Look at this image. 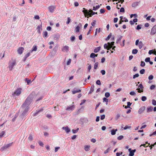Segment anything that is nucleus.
<instances>
[{
  "label": "nucleus",
  "mask_w": 156,
  "mask_h": 156,
  "mask_svg": "<svg viewBox=\"0 0 156 156\" xmlns=\"http://www.w3.org/2000/svg\"><path fill=\"white\" fill-rule=\"evenodd\" d=\"M33 95L32 94H30L26 99L25 102L21 106L22 108L29 107V105L32 101Z\"/></svg>",
  "instance_id": "obj_1"
},
{
  "label": "nucleus",
  "mask_w": 156,
  "mask_h": 156,
  "mask_svg": "<svg viewBox=\"0 0 156 156\" xmlns=\"http://www.w3.org/2000/svg\"><path fill=\"white\" fill-rule=\"evenodd\" d=\"M83 10L82 12L84 13V16L85 17H86L87 16H89L90 17H91L92 16L95 14H97V12H93L92 10H91L92 13H89L88 11L84 8H83Z\"/></svg>",
  "instance_id": "obj_2"
},
{
  "label": "nucleus",
  "mask_w": 156,
  "mask_h": 156,
  "mask_svg": "<svg viewBox=\"0 0 156 156\" xmlns=\"http://www.w3.org/2000/svg\"><path fill=\"white\" fill-rule=\"evenodd\" d=\"M114 43V42H112L111 43L108 42L107 44H105L104 45V48L105 49H111L113 47Z\"/></svg>",
  "instance_id": "obj_3"
},
{
  "label": "nucleus",
  "mask_w": 156,
  "mask_h": 156,
  "mask_svg": "<svg viewBox=\"0 0 156 156\" xmlns=\"http://www.w3.org/2000/svg\"><path fill=\"white\" fill-rule=\"evenodd\" d=\"M22 89L21 88H18L12 94L13 96H15L16 95L18 96L21 93Z\"/></svg>",
  "instance_id": "obj_4"
},
{
  "label": "nucleus",
  "mask_w": 156,
  "mask_h": 156,
  "mask_svg": "<svg viewBox=\"0 0 156 156\" xmlns=\"http://www.w3.org/2000/svg\"><path fill=\"white\" fill-rule=\"evenodd\" d=\"M12 143H11L9 144L4 145L1 148L0 150L2 151L7 149L9 147L12 145Z\"/></svg>",
  "instance_id": "obj_5"
},
{
  "label": "nucleus",
  "mask_w": 156,
  "mask_h": 156,
  "mask_svg": "<svg viewBox=\"0 0 156 156\" xmlns=\"http://www.w3.org/2000/svg\"><path fill=\"white\" fill-rule=\"evenodd\" d=\"M37 50V49H32L29 52H28L24 57L23 61L24 62L25 61L27 58L30 56L31 53H32L33 51H36Z\"/></svg>",
  "instance_id": "obj_6"
},
{
  "label": "nucleus",
  "mask_w": 156,
  "mask_h": 156,
  "mask_svg": "<svg viewBox=\"0 0 156 156\" xmlns=\"http://www.w3.org/2000/svg\"><path fill=\"white\" fill-rule=\"evenodd\" d=\"M156 33V25L153 26L151 29V34L154 35Z\"/></svg>",
  "instance_id": "obj_7"
},
{
  "label": "nucleus",
  "mask_w": 156,
  "mask_h": 156,
  "mask_svg": "<svg viewBox=\"0 0 156 156\" xmlns=\"http://www.w3.org/2000/svg\"><path fill=\"white\" fill-rule=\"evenodd\" d=\"M75 108V106L74 105H72L71 106H68L66 110L68 111H72Z\"/></svg>",
  "instance_id": "obj_8"
},
{
  "label": "nucleus",
  "mask_w": 156,
  "mask_h": 156,
  "mask_svg": "<svg viewBox=\"0 0 156 156\" xmlns=\"http://www.w3.org/2000/svg\"><path fill=\"white\" fill-rule=\"evenodd\" d=\"M56 7L54 6H50L48 7L49 11L51 12H53L54 11V10L55 9Z\"/></svg>",
  "instance_id": "obj_9"
},
{
  "label": "nucleus",
  "mask_w": 156,
  "mask_h": 156,
  "mask_svg": "<svg viewBox=\"0 0 156 156\" xmlns=\"http://www.w3.org/2000/svg\"><path fill=\"white\" fill-rule=\"evenodd\" d=\"M16 64V62H14L12 63H11L9 65V68L10 70H12V69L13 68V67L15 66Z\"/></svg>",
  "instance_id": "obj_10"
},
{
  "label": "nucleus",
  "mask_w": 156,
  "mask_h": 156,
  "mask_svg": "<svg viewBox=\"0 0 156 156\" xmlns=\"http://www.w3.org/2000/svg\"><path fill=\"white\" fill-rule=\"evenodd\" d=\"M29 109V107H26L25 110L22 114L21 115L23 116H25L27 113Z\"/></svg>",
  "instance_id": "obj_11"
},
{
  "label": "nucleus",
  "mask_w": 156,
  "mask_h": 156,
  "mask_svg": "<svg viewBox=\"0 0 156 156\" xmlns=\"http://www.w3.org/2000/svg\"><path fill=\"white\" fill-rule=\"evenodd\" d=\"M62 129L65 130L67 133H69L70 131V129L67 126L66 127H63Z\"/></svg>",
  "instance_id": "obj_12"
},
{
  "label": "nucleus",
  "mask_w": 156,
  "mask_h": 156,
  "mask_svg": "<svg viewBox=\"0 0 156 156\" xmlns=\"http://www.w3.org/2000/svg\"><path fill=\"white\" fill-rule=\"evenodd\" d=\"M81 91V90L80 89L75 88L72 91V94H75L77 93L80 92Z\"/></svg>",
  "instance_id": "obj_13"
},
{
  "label": "nucleus",
  "mask_w": 156,
  "mask_h": 156,
  "mask_svg": "<svg viewBox=\"0 0 156 156\" xmlns=\"http://www.w3.org/2000/svg\"><path fill=\"white\" fill-rule=\"evenodd\" d=\"M145 109V106H142L141 107L139 110L138 112L139 114H141L143 112Z\"/></svg>",
  "instance_id": "obj_14"
},
{
  "label": "nucleus",
  "mask_w": 156,
  "mask_h": 156,
  "mask_svg": "<svg viewBox=\"0 0 156 156\" xmlns=\"http://www.w3.org/2000/svg\"><path fill=\"white\" fill-rule=\"evenodd\" d=\"M43 110V108H41L40 110H37L36 111V112H35L34 113V114L33 115V116H36L39 113L42 111Z\"/></svg>",
  "instance_id": "obj_15"
},
{
  "label": "nucleus",
  "mask_w": 156,
  "mask_h": 156,
  "mask_svg": "<svg viewBox=\"0 0 156 156\" xmlns=\"http://www.w3.org/2000/svg\"><path fill=\"white\" fill-rule=\"evenodd\" d=\"M80 121L83 123H87L88 122V119L87 118H82L80 119Z\"/></svg>",
  "instance_id": "obj_16"
},
{
  "label": "nucleus",
  "mask_w": 156,
  "mask_h": 156,
  "mask_svg": "<svg viewBox=\"0 0 156 156\" xmlns=\"http://www.w3.org/2000/svg\"><path fill=\"white\" fill-rule=\"evenodd\" d=\"M153 109V108L151 106H150L147 108V112L148 113L152 112Z\"/></svg>",
  "instance_id": "obj_17"
},
{
  "label": "nucleus",
  "mask_w": 156,
  "mask_h": 156,
  "mask_svg": "<svg viewBox=\"0 0 156 156\" xmlns=\"http://www.w3.org/2000/svg\"><path fill=\"white\" fill-rule=\"evenodd\" d=\"M136 151V149L132 150V151H130L129 154V156H133L134 155V153Z\"/></svg>",
  "instance_id": "obj_18"
},
{
  "label": "nucleus",
  "mask_w": 156,
  "mask_h": 156,
  "mask_svg": "<svg viewBox=\"0 0 156 156\" xmlns=\"http://www.w3.org/2000/svg\"><path fill=\"white\" fill-rule=\"evenodd\" d=\"M94 85H92L91 86L90 91L89 93V94H91L93 92V91L94 90Z\"/></svg>",
  "instance_id": "obj_19"
},
{
  "label": "nucleus",
  "mask_w": 156,
  "mask_h": 156,
  "mask_svg": "<svg viewBox=\"0 0 156 156\" xmlns=\"http://www.w3.org/2000/svg\"><path fill=\"white\" fill-rule=\"evenodd\" d=\"M98 56V54H95L92 53L90 54V57L91 58H94L95 57H97Z\"/></svg>",
  "instance_id": "obj_20"
},
{
  "label": "nucleus",
  "mask_w": 156,
  "mask_h": 156,
  "mask_svg": "<svg viewBox=\"0 0 156 156\" xmlns=\"http://www.w3.org/2000/svg\"><path fill=\"white\" fill-rule=\"evenodd\" d=\"M117 130V129H115V130L114 129H113L111 130V134L112 135H115V134Z\"/></svg>",
  "instance_id": "obj_21"
},
{
  "label": "nucleus",
  "mask_w": 156,
  "mask_h": 156,
  "mask_svg": "<svg viewBox=\"0 0 156 156\" xmlns=\"http://www.w3.org/2000/svg\"><path fill=\"white\" fill-rule=\"evenodd\" d=\"M41 27H40V26H38L37 27V32L39 33H41V30H42V29H41Z\"/></svg>",
  "instance_id": "obj_22"
},
{
  "label": "nucleus",
  "mask_w": 156,
  "mask_h": 156,
  "mask_svg": "<svg viewBox=\"0 0 156 156\" xmlns=\"http://www.w3.org/2000/svg\"><path fill=\"white\" fill-rule=\"evenodd\" d=\"M90 146L86 145L85 146L84 150L86 151H88L90 150Z\"/></svg>",
  "instance_id": "obj_23"
},
{
  "label": "nucleus",
  "mask_w": 156,
  "mask_h": 156,
  "mask_svg": "<svg viewBox=\"0 0 156 156\" xmlns=\"http://www.w3.org/2000/svg\"><path fill=\"white\" fill-rule=\"evenodd\" d=\"M43 36L44 38L48 36V32L46 31H44L43 33Z\"/></svg>",
  "instance_id": "obj_24"
},
{
  "label": "nucleus",
  "mask_w": 156,
  "mask_h": 156,
  "mask_svg": "<svg viewBox=\"0 0 156 156\" xmlns=\"http://www.w3.org/2000/svg\"><path fill=\"white\" fill-rule=\"evenodd\" d=\"M100 5H98L96 6V7L94 6L93 7V10H96L98 9L100 7Z\"/></svg>",
  "instance_id": "obj_25"
},
{
  "label": "nucleus",
  "mask_w": 156,
  "mask_h": 156,
  "mask_svg": "<svg viewBox=\"0 0 156 156\" xmlns=\"http://www.w3.org/2000/svg\"><path fill=\"white\" fill-rule=\"evenodd\" d=\"M143 45V44L141 41H140L138 44L139 47L140 49H141L142 48V47Z\"/></svg>",
  "instance_id": "obj_26"
},
{
  "label": "nucleus",
  "mask_w": 156,
  "mask_h": 156,
  "mask_svg": "<svg viewBox=\"0 0 156 156\" xmlns=\"http://www.w3.org/2000/svg\"><path fill=\"white\" fill-rule=\"evenodd\" d=\"M138 5V2H134L132 4V6L133 7H135L137 6Z\"/></svg>",
  "instance_id": "obj_27"
},
{
  "label": "nucleus",
  "mask_w": 156,
  "mask_h": 156,
  "mask_svg": "<svg viewBox=\"0 0 156 156\" xmlns=\"http://www.w3.org/2000/svg\"><path fill=\"white\" fill-rule=\"evenodd\" d=\"M122 37V36H119L118 37L117 39V41H116V43H119V41H120L121 40Z\"/></svg>",
  "instance_id": "obj_28"
},
{
  "label": "nucleus",
  "mask_w": 156,
  "mask_h": 156,
  "mask_svg": "<svg viewBox=\"0 0 156 156\" xmlns=\"http://www.w3.org/2000/svg\"><path fill=\"white\" fill-rule=\"evenodd\" d=\"M80 29V27L79 26H77L75 28V32H78L79 31Z\"/></svg>",
  "instance_id": "obj_29"
},
{
  "label": "nucleus",
  "mask_w": 156,
  "mask_h": 156,
  "mask_svg": "<svg viewBox=\"0 0 156 156\" xmlns=\"http://www.w3.org/2000/svg\"><path fill=\"white\" fill-rule=\"evenodd\" d=\"M111 36H112V34L110 33L109 34L108 36L105 39V40L106 41L108 40L110 38V37H111Z\"/></svg>",
  "instance_id": "obj_30"
},
{
  "label": "nucleus",
  "mask_w": 156,
  "mask_h": 156,
  "mask_svg": "<svg viewBox=\"0 0 156 156\" xmlns=\"http://www.w3.org/2000/svg\"><path fill=\"white\" fill-rule=\"evenodd\" d=\"M138 52V50L137 49H133L132 52L133 54H136Z\"/></svg>",
  "instance_id": "obj_31"
},
{
  "label": "nucleus",
  "mask_w": 156,
  "mask_h": 156,
  "mask_svg": "<svg viewBox=\"0 0 156 156\" xmlns=\"http://www.w3.org/2000/svg\"><path fill=\"white\" fill-rule=\"evenodd\" d=\"M147 99V98L146 96H143L141 97V100L142 101H145Z\"/></svg>",
  "instance_id": "obj_32"
},
{
  "label": "nucleus",
  "mask_w": 156,
  "mask_h": 156,
  "mask_svg": "<svg viewBox=\"0 0 156 156\" xmlns=\"http://www.w3.org/2000/svg\"><path fill=\"white\" fill-rule=\"evenodd\" d=\"M103 102H105L106 103V105H107L108 102V99L105 98H104L103 99Z\"/></svg>",
  "instance_id": "obj_33"
},
{
  "label": "nucleus",
  "mask_w": 156,
  "mask_h": 156,
  "mask_svg": "<svg viewBox=\"0 0 156 156\" xmlns=\"http://www.w3.org/2000/svg\"><path fill=\"white\" fill-rule=\"evenodd\" d=\"M17 51L18 53L20 54H21L23 52V49H18Z\"/></svg>",
  "instance_id": "obj_34"
},
{
  "label": "nucleus",
  "mask_w": 156,
  "mask_h": 156,
  "mask_svg": "<svg viewBox=\"0 0 156 156\" xmlns=\"http://www.w3.org/2000/svg\"><path fill=\"white\" fill-rule=\"evenodd\" d=\"M54 44V43L53 41H51L49 43V44L50 45L49 46V48H53V46L51 45V44Z\"/></svg>",
  "instance_id": "obj_35"
},
{
  "label": "nucleus",
  "mask_w": 156,
  "mask_h": 156,
  "mask_svg": "<svg viewBox=\"0 0 156 156\" xmlns=\"http://www.w3.org/2000/svg\"><path fill=\"white\" fill-rule=\"evenodd\" d=\"M110 96V94L109 92H106L105 94V96L107 98L109 97Z\"/></svg>",
  "instance_id": "obj_36"
},
{
  "label": "nucleus",
  "mask_w": 156,
  "mask_h": 156,
  "mask_svg": "<svg viewBox=\"0 0 156 156\" xmlns=\"http://www.w3.org/2000/svg\"><path fill=\"white\" fill-rule=\"evenodd\" d=\"M150 61V58L149 57H147L145 59V61L146 62H149Z\"/></svg>",
  "instance_id": "obj_37"
},
{
  "label": "nucleus",
  "mask_w": 156,
  "mask_h": 156,
  "mask_svg": "<svg viewBox=\"0 0 156 156\" xmlns=\"http://www.w3.org/2000/svg\"><path fill=\"white\" fill-rule=\"evenodd\" d=\"M145 72V69H142L140 71V73L141 74H143Z\"/></svg>",
  "instance_id": "obj_38"
},
{
  "label": "nucleus",
  "mask_w": 156,
  "mask_h": 156,
  "mask_svg": "<svg viewBox=\"0 0 156 156\" xmlns=\"http://www.w3.org/2000/svg\"><path fill=\"white\" fill-rule=\"evenodd\" d=\"M79 129V128H77L76 129H73L72 130V132L73 133H75L78 131Z\"/></svg>",
  "instance_id": "obj_39"
},
{
  "label": "nucleus",
  "mask_w": 156,
  "mask_h": 156,
  "mask_svg": "<svg viewBox=\"0 0 156 156\" xmlns=\"http://www.w3.org/2000/svg\"><path fill=\"white\" fill-rule=\"evenodd\" d=\"M29 140L32 141L33 139V138L31 134H30L28 138Z\"/></svg>",
  "instance_id": "obj_40"
},
{
  "label": "nucleus",
  "mask_w": 156,
  "mask_h": 156,
  "mask_svg": "<svg viewBox=\"0 0 156 156\" xmlns=\"http://www.w3.org/2000/svg\"><path fill=\"white\" fill-rule=\"evenodd\" d=\"M139 74L138 73H136L135 75H134L133 76V79H135L136 77H137L139 76Z\"/></svg>",
  "instance_id": "obj_41"
},
{
  "label": "nucleus",
  "mask_w": 156,
  "mask_h": 156,
  "mask_svg": "<svg viewBox=\"0 0 156 156\" xmlns=\"http://www.w3.org/2000/svg\"><path fill=\"white\" fill-rule=\"evenodd\" d=\"M155 86L154 85H152L150 87V89L151 90H153L154 89Z\"/></svg>",
  "instance_id": "obj_42"
},
{
  "label": "nucleus",
  "mask_w": 156,
  "mask_h": 156,
  "mask_svg": "<svg viewBox=\"0 0 156 156\" xmlns=\"http://www.w3.org/2000/svg\"><path fill=\"white\" fill-rule=\"evenodd\" d=\"M5 134V132L4 131H2L0 133V137H2Z\"/></svg>",
  "instance_id": "obj_43"
},
{
  "label": "nucleus",
  "mask_w": 156,
  "mask_h": 156,
  "mask_svg": "<svg viewBox=\"0 0 156 156\" xmlns=\"http://www.w3.org/2000/svg\"><path fill=\"white\" fill-rule=\"evenodd\" d=\"M98 62H96L95 63L94 67V69H97L98 67Z\"/></svg>",
  "instance_id": "obj_44"
},
{
  "label": "nucleus",
  "mask_w": 156,
  "mask_h": 156,
  "mask_svg": "<svg viewBox=\"0 0 156 156\" xmlns=\"http://www.w3.org/2000/svg\"><path fill=\"white\" fill-rule=\"evenodd\" d=\"M145 63L144 62L142 61L141 62L140 66L142 67H144L145 66Z\"/></svg>",
  "instance_id": "obj_45"
},
{
  "label": "nucleus",
  "mask_w": 156,
  "mask_h": 156,
  "mask_svg": "<svg viewBox=\"0 0 156 156\" xmlns=\"http://www.w3.org/2000/svg\"><path fill=\"white\" fill-rule=\"evenodd\" d=\"M123 138V136H119L118 137H117V139L118 140H122Z\"/></svg>",
  "instance_id": "obj_46"
},
{
  "label": "nucleus",
  "mask_w": 156,
  "mask_h": 156,
  "mask_svg": "<svg viewBox=\"0 0 156 156\" xmlns=\"http://www.w3.org/2000/svg\"><path fill=\"white\" fill-rule=\"evenodd\" d=\"M138 88L141 89H142L144 88V87L143 86L142 84L141 83L140 84V85H139Z\"/></svg>",
  "instance_id": "obj_47"
},
{
  "label": "nucleus",
  "mask_w": 156,
  "mask_h": 156,
  "mask_svg": "<svg viewBox=\"0 0 156 156\" xmlns=\"http://www.w3.org/2000/svg\"><path fill=\"white\" fill-rule=\"evenodd\" d=\"M140 89H139L138 88L136 89V90H138V92L139 93H141L143 92V90L142 89V90H140Z\"/></svg>",
  "instance_id": "obj_48"
},
{
  "label": "nucleus",
  "mask_w": 156,
  "mask_h": 156,
  "mask_svg": "<svg viewBox=\"0 0 156 156\" xmlns=\"http://www.w3.org/2000/svg\"><path fill=\"white\" fill-rule=\"evenodd\" d=\"M96 83L98 85H100L101 84L100 81L99 80H97L96 82Z\"/></svg>",
  "instance_id": "obj_49"
},
{
  "label": "nucleus",
  "mask_w": 156,
  "mask_h": 156,
  "mask_svg": "<svg viewBox=\"0 0 156 156\" xmlns=\"http://www.w3.org/2000/svg\"><path fill=\"white\" fill-rule=\"evenodd\" d=\"M110 149V147L108 148L107 150H106L105 151L104 153L105 154H106L107 153H108Z\"/></svg>",
  "instance_id": "obj_50"
},
{
  "label": "nucleus",
  "mask_w": 156,
  "mask_h": 156,
  "mask_svg": "<svg viewBox=\"0 0 156 156\" xmlns=\"http://www.w3.org/2000/svg\"><path fill=\"white\" fill-rule=\"evenodd\" d=\"M70 21H71V20H70V18L69 17H68V18H67V21L66 23V24H69V23L70 22Z\"/></svg>",
  "instance_id": "obj_51"
},
{
  "label": "nucleus",
  "mask_w": 156,
  "mask_h": 156,
  "mask_svg": "<svg viewBox=\"0 0 156 156\" xmlns=\"http://www.w3.org/2000/svg\"><path fill=\"white\" fill-rule=\"evenodd\" d=\"M153 78V76L152 75H151L148 77V79L149 80H152Z\"/></svg>",
  "instance_id": "obj_52"
},
{
  "label": "nucleus",
  "mask_w": 156,
  "mask_h": 156,
  "mask_svg": "<svg viewBox=\"0 0 156 156\" xmlns=\"http://www.w3.org/2000/svg\"><path fill=\"white\" fill-rule=\"evenodd\" d=\"M152 104L154 105H156V101L153 99L152 100Z\"/></svg>",
  "instance_id": "obj_53"
},
{
  "label": "nucleus",
  "mask_w": 156,
  "mask_h": 156,
  "mask_svg": "<svg viewBox=\"0 0 156 156\" xmlns=\"http://www.w3.org/2000/svg\"><path fill=\"white\" fill-rule=\"evenodd\" d=\"M71 59H69L67 62V63H66L67 65H69L70 64V63H71Z\"/></svg>",
  "instance_id": "obj_54"
},
{
  "label": "nucleus",
  "mask_w": 156,
  "mask_h": 156,
  "mask_svg": "<svg viewBox=\"0 0 156 156\" xmlns=\"http://www.w3.org/2000/svg\"><path fill=\"white\" fill-rule=\"evenodd\" d=\"M131 128V126H126L124 128V129L125 130L126 129H130Z\"/></svg>",
  "instance_id": "obj_55"
},
{
  "label": "nucleus",
  "mask_w": 156,
  "mask_h": 156,
  "mask_svg": "<svg viewBox=\"0 0 156 156\" xmlns=\"http://www.w3.org/2000/svg\"><path fill=\"white\" fill-rule=\"evenodd\" d=\"M120 12H125V9L123 7H122L121 8Z\"/></svg>",
  "instance_id": "obj_56"
},
{
  "label": "nucleus",
  "mask_w": 156,
  "mask_h": 156,
  "mask_svg": "<svg viewBox=\"0 0 156 156\" xmlns=\"http://www.w3.org/2000/svg\"><path fill=\"white\" fill-rule=\"evenodd\" d=\"M38 144L39 145L43 147L44 145V144L43 142H41V141H39L38 142Z\"/></svg>",
  "instance_id": "obj_57"
},
{
  "label": "nucleus",
  "mask_w": 156,
  "mask_h": 156,
  "mask_svg": "<svg viewBox=\"0 0 156 156\" xmlns=\"http://www.w3.org/2000/svg\"><path fill=\"white\" fill-rule=\"evenodd\" d=\"M96 21L95 20H93V22L91 23V24L92 26H94L96 24Z\"/></svg>",
  "instance_id": "obj_58"
},
{
  "label": "nucleus",
  "mask_w": 156,
  "mask_h": 156,
  "mask_svg": "<svg viewBox=\"0 0 156 156\" xmlns=\"http://www.w3.org/2000/svg\"><path fill=\"white\" fill-rule=\"evenodd\" d=\"M127 104L128 107V108H130V106L131 105L132 103H131L130 102H128Z\"/></svg>",
  "instance_id": "obj_59"
},
{
  "label": "nucleus",
  "mask_w": 156,
  "mask_h": 156,
  "mask_svg": "<svg viewBox=\"0 0 156 156\" xmlns=\"http://www.w3.org/2000/svg\"><path fill=\"white\" fill-rule=\"evenodd\" d=\"M120 116V115L119 114H117L115 117L116 120H117L118 119H119V118Z\"/></svg>",
  "instance_id": "obj_60"
},
{
  "label": "nucleus",
  "mask_w": 156,
  "mask_h": 156,
  "mask_svg": "<svg viewBox=\"0 0 156 156\" xmlns=\"http://www.w3.org/2000/svg\"><path fill=\"white\" fill-rule=\"evenodd\" d=\"M101 74H102V75H104L105 74V70H101Z\"/></svg>",
  "instance_id": "obj_61"
},
{
  "label": "nucleus",
  "mask_w": 156,
  "mask_h": 156,
  "mask_svg": "<svg viewBox=\"0 0 156 156\" xmlns=\"http://www.w3.org/2000/svg\"><path fill=\"white\" fill-rule=\"evenodd\" d=\"M129 94L131 95H134L136 94V93L134 91H131L130 92Z\"/></svg>",
  "instance_id": "obj_62"
},
{
  "label": "nucleus",
  "mask_w": 156,
  "mask_h": 156,
  "mask_svg": "<svg viewBox=\"0 0 156 156\" xmlns=\"http://www.w3.org/2000/svg\"><path fill=\"white\" fill-rule=\"evenodd\" d=\"M25 81H26L27 83V84H28L30 83V80H28L27 79H26Z\"/></svg>",
  "instance_id": "obj_63"
},
{
  "label": "nucleus",
  "mask_w": 156,
  "mask_h": 156,
  "mask_svg": "<svg viewBox=\"0 0 156 156\" xmlns=\"http://www.w3.org/2000/svg\"><path fill=\"white\" fill-rule=\"evenodd\" d=\"M156 135V130L152 134L150 135V136H151L153 135Z\"/></svg>",
  "instance_id": "obj_64"
}]
</instances>
